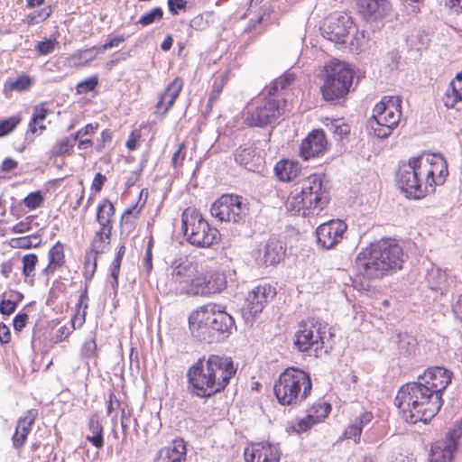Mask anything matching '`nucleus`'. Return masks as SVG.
I'll use <instances>...</instances> for the list:
<instances>
[{"mask_svg": "<svg viewBox=\"0 0 462 462\" xmlns=\"http://www.w3.org/2000/svg\"><path fill=\"white\" fill-rule=\"evenodd\" d=\"M453 373L443 366L429 367L417 381L403 384L394 399L395 405L411 423H427L443 405L442 393L450 384Z\"/></svg>", "mask_w": 462, "mask_h": 462, "instance_id": "1", "label": "nucleus"}, {"mask_svg": "<svg viewBox=\"0 0 462 462\" xmlns=\"http://www.w3.org/2000/svg\"><path fill=\"white\" fill-rule=\"evenodd\" d=\"M237 368L231 357L210 355L199 358L187 371L188 391L199 398H211L222 393Z\"/></svg>", "mask_w": 462, "mask_h": 462, "instance_id": "2", "label": "nucleus"}, {"mask_svg": "<svg viewBox=\"0 0 462 462\" xmlns=\"http://www.w3.org/2000/svg\"><path fill=\"white\" fill-rule=\"evenodd\" d=\"M403 262L402 246L395 240L381 239L360 252L355 265L360 275L372 280L402 269Z\"/></svg>", "mask_w": 462, "mask_h": 462, "instance_id": "3", "label": "nucleus"}, {"mask_svg": "<svg viewBox=\"0 0 462 462\" xmlns=\"http://www.w3.org/2000/svg\"><path fill=\"white\" fill-rule=\"evenodd\" d=\"M189 328L193 338L200 343L223 342L236 329L234 318L216 304H207L189 316Z\"/></svg>", "mask_w": 462, "mask_h": 462, "instance_id": "4", "label": "nucleus"}, {"mask_svg": "<svg viewBox=\"0 0 462 462\" xmlns=\"http://www.w3.org/2000/svg\"><path fill=\"white\" fill-rule=\"evenodd\" d=\"M311 390L310 374L293 366L286 368L273 384L274 395L283 406H300L310 396Z\"/></svg>", "mask_w": 462, "mask_h": 462, "instance_id": "5", "label": "nucleus"}, {"mask_svg": "<svg viewBox=\"0 0 462 462\" xmlns=\"http://www.w3.org/2000/svg\"><path fill=\"white\" fill-rule=\"evenodd\" d=\"M328 202V191L324 188L321 177L314 174L302 181L299 193L289 197L287 208L306 217L310 215L312 210H322Z\"/></svg>", "mask_w": 462, "mask_h": 462, "instance_id": "6", "label": "nucleus"}, {"mask_svg": "<svg viewBox=\"0 0 462 462\" xmlns=\"http://www.w3.org/2000/svg\"><path fill=\"white\" fill-rule=\"evenodd\" d=\"M354 72L340 60H331L325 65L322 74L323 85L320 91L328 102H337L345 97L353 83Z\"/></svg>", "mask_w": 462, "mask_h": 462, "instance_id": "7", "label": "nucleus"}, {"mask_svg": "<svg viewBox=\"0 0 462 462\" xmlns=\"http://www.w3.org/2000/svg\"><path fill=\"white\" fill-rule=\"evenodd\" d=\"M402 99L399 97L384 96L374 109L368 120V127L374 135L385 139L398 125L402 116Z\"/></svg>", "mask_w": 462, "mask_h": 462, "instance_id": "8", "label": "nucleus"}, {"mask_svg": "<svg viewBox=\"0 0 462 462\" xmlns=\"http://www.w3.org/2000/svg\"><path fill=\"white\" fill-rule=\"evenodd\" d=\"M246 107L245 123L251 127H264L277 123L283 113L285 100L264 92Z\"/></svg>", "mask_w": 462, "mask_h": 462, "instance_id": "9", "label": "nucleus"}, {"mask_svg": "<svg viewBox=\"0 0 462 462\" xmlns=\"http://www.w3.org/2000/svg\"><path fill=\"white\" fill-rule=\"evenodd\" d=\"M182 231L187 241L200 248H208L219 240V231L211 226L196 209H186L181 215Z\"/></svg>", "mask_w": 462, "mask_h": 462, "instance_id": "10", "label": "nucleus"}, {"mask_svg": "<svg viewBox=\"0 0 462 462\" xmlns=\"http://www.w3.org/2000/svg\"><path fill=\"white\" fill-rule=\"evenodd\" d=\"M423 156L411 158L408 162L399 164L395 180L402 192L409 199H420L433 193L432 189L422 187L419 177Z\"/></svg>", "mask_w": 462, "mask_h": 462, "instance_id": "11", "label": "nucleus"}, {"mask_svg": "<svg viewBox=\"0 0 462 462\" xmlns=\"http://www.w3.org/2000/svg\"><path fill=\"white\" fill-rule=\"evenodd\" d=\"M300 329L295 334L294 345L301 352L314 348L317 353L324 347L328 324L319 319H309L300 323Z\"/></svg>", "mask_w": 462, "mask_h": 462, "instance_id": "12", "label": "nucleus"}, {"mask_svg": "<svg viewBox=\"0 0 462 462\" xmlns=\"http://www.w3.org/2000/svg\"><path fill=\"white\" fill-rule=\"evenodd\" d=\"M248 208L241 196L233 194L222 195L210 208L212 217L219 221L241 223L245 221Z\"/></svg>", "mask_w": 462, "mask_h": 462, "instance_id": "13", "label": "nucleus"}, {"mask_svg": "<svg viewBox=\"0 0 462 462\" xmlns=\"http://www.w3.org/2000/svg\"><path fill=\"white\" fill-rule=\"evenodd\" d=\"M462 437V421H456L447 432L445 439L431 446L430 462H452Z\"/></svg>", "mask_w": 462, "mask_h": 462, "instance_id": "14", "label": "nucleus"}, {"mask_svg": "<svg viewBox=\"0 0 462 462\" xmlns=\"http://www.w3.org/2000/svg\"><path fill=\"white\" fill-rule=\"evenodd\" d=\"M171 268L172 269L171 280L180 285L181 293L190 296L189 290L194 286L198 276H200L196 264L186 257H180L171 263Z\"/></svg>", "mask_w": 462, "mask_h": 462, "instance_id": "15", "label": "nucleus"}, {"mask_svg": "<svg viewBox=\"0 0 462 462\" xmlns=\"http://www.w3.org/2000/svg\"><path fill=\"white\" fill-rule=\"evenodd\" d=\"M353 28L351 17L345 14H331L321 28L322 35L336 43H345Z\"/></svg>", "mask_w": 462, "mask_h": 462, "instance_id": "16", "label": "nucleus"}, {"mask_svg": "<svg viewBox=\"0 0 462 462\" xmlns=\"http://www.w3.org/2000/svg\"><path fill=\"white\" fill-rule=\"evenodd\" d=\"M347 226L340 219L319 225L316 229L317 243L324 249L333 248L342 238Z\"/></svg>", "mask_w": 462, "mask_h": 462, "instance_id": "17", "label": "nucleus"}, {"mask_svg": "<svg viewBox=\"0 0 462 462\" xmlns=\"http://www.w3.org/2000/svg\"><path fill=\"white\" fill-rule=\"evenodd\" d=\"M197 283L189 290L190 296H207L222 291L226 287V280L224 273H211L208 276L200 273L197 278Z\"/></svg>", "mask_w": 462, "mask_h": 462, "instance_id": "18", "label": "nucleus"}, {"mask_svg": "<svg viewBox=\"0 0 462 462\" xmlns=\"http://www.w3.org/2000/svg\"><path fill=\"white\" fill-rule=\"evenodd\" d=\"M328 142L323 130L311 131L302 141L300 153L303 160L307 161L322 155L327 150Z\"/></svg>", "mask_w": 462, "mask_h": 462, "instance_id": "19", "label": "nucleus"}, {"mask_svg": "<svg viewBox=\"0 0 462 462\" xmlns=\"http://www.w3.org/2000/svg\"><path fill=\"white\" fill-rule=\"evenodd\" d=\"M388 0H358V14L368 23L381 21L391 11Z\"/></svg>", "mask_w": 462, "mask_h": 462, "instance_id": "20", "label": "nucleus"}, {"mask_svg": "<svg viewBox=\"0 0 462 462\" xmlns=\"http://www.w3.org/2000/svg\"><path fill=\"white\" fill-rule=\"evenodd\" d=\"M276 295L275 288L270 284H260L248 292L247 310L251 316L261 313L265 304Z\"/></svg>", "mask_w": 462, "mask_h": 462, "instance_id": "21", "label": "nucleus"}, {"mask_svg": "<svg viewBox=\"0 0 462 462\" xmlns=\"http://www.w3.org/2000/svg\"><path fill=\"white\" fill-rule=\"evenodd\" d=\"M426 162L431 167L427 171L425 187L427 189H432L434 193L435 187L443 184L448 175L447 163L443 157L435 154L427 155Z\"/></svg>", "mask_w": 462, "mask_h": 462, "instance_id": "22", "label": "nucleus"}, {"mask_svg": "<svg viewBox=\"0 0 462 462\" xmlns=\"http://www.w3.org/2000/svg\"><path fill=\"white\" fill-rule=\"evenodd\" d=\"M235 161L249 171H258L263 165V158L256 153L254 143L238 146L234 153Z\"/></svg>", "mask_w": 462, "mask_h": 462, "instance_id": "23", "label": "nucleus"}, {"mask_svg": "<svg viewBox=\"0 0 462 462\" xmlns=\"http://www.w3.org/2000/svg\"><path fill=\"white\" fill-rule=\"evenodd\" d=\"M112 230L100 227L96 233L90 244V253H93V268L90 273H84L87 281H90L97 269V255L104 253L106 245L110 244Z\"/></svg>", "mask_w": 462, "mask_h": 462, "instance_id": "24", "label": "nucleus"}, {"mask_svg": "<svg viewBox=\"0 0 462 462\" xmlns=\"http://www.w3.org/2000/svg\"><path fill=\"white\" fill-rule=\"evenodd\" d=\"M286 247L284 243L274 236L266 241L263 250V261L265 266L278 264L285 256Z\"/></svg>", "mask_w": 462, "mask_h": 462, "instance_id": "25", "label": "nucleus"}, {"mask_svg": "<svg viewBox=\"0 0 462 462\" xmlns=\"http://www.w3.org/2000/svg\"><path fill=\"white\" fill-rule=\"evenodd\" d=\"M183 79L177 77L167 86L156 104L157 112H160L161 109L163 108L162 115H165L169 111V109L173 106L176 98L179 97L183 88Z\"/></svg>", "mask_w": 462, "mask_h": 462, "instance_id": "26", "label": "nucleus"}, {"mask_svg": "<svg viewBox=\"0 0 462 462\" xmlns=\"http://www.w3.org/2000/svg\"><path fill=\"white\" fill-rule=\"evenodd\" d=\"M35 418L33 411H28L24 417L18 419L15 431L12 437V444L15 449H21L25 444L32 426L34 424Z\"/></svg>", "mask_w": 462, "mask_h": 462, "instance_id": "27", "label": "nucleus"}, {"mask_svg": "<svg viewBox=\"0 0 462 462\" xmlns=\"http://www.w3.org/2000/svg\"><path fill=\"white\" fill-rule=\"evenodd\" d=\"M186 444L183 439H174L171 447L161 448L154 462H182L186 457Z\"/></svg>", "mask_w": 462, "mask_h": 462, "instance_id": "28", "label": "nucleus"}, {"mask_svg": "<svg viewBox=\"0 0 462 462\" xmlns=\"http://www.w3.org/2000/svg\"><path fill=\"white\" fill-rule=\"evenodd\" d=\"M373 418L372 412H362L346 429L344 432L345 439H353L355 443H359L363 429L371 423Z\"/></svg>", "mask_w": 462, "mask_h": 462, "instance_id": "29", "label": "nucleus"}, {"mask_svg": "<svg viewBox=\"0 0 462 462\" xmlns=\"http://www.w3.org/2000/svg\"><path fill=\"white\" fill-rule=\"evenodd\" d=\"M88 434L86 439L96 448L100 449L104 447V428L97 413L90 416L88 420Z\"/></svg>", "mask_w": 462, "mask_h": 462, "instance_id": "30", "label": "nucleus"}, {"mask_svg": "<svg viewBox=\"0 0 462 462\" xmlns=\"http://www.w3.org/2000/svg\"><path fill=\"white\" fill-rule=\"evenodd\" d=\"M426 282L431 291H439L440 295L448 293L447 274L439 268H431L427 272Z\"/></svg>", "mask_w": 462, "mask_h": 462, "instance_id": "31", "label": "nucleus"}, {"mask_svg": "<svg viewBox=\"0 0 462 462\" xmlns=\"http://www.w3.org/2000/svg\"><path fill=\"white\" fill-rule=\"evenodd\" d=\"M394 343L397 344V349L400 355L409 357L415 354L417 347L416 338L404 332H399L393 337Z\"/></svg>", "mask_w": 462, "mask_h": 462, "instance_id": "32", "label": "nucleus"}, {"mask_svg": "<svg viewBox=\"0 0 462 462\" xmlns=\"http://www.w3.org/2000/svg\"><path fill=\"white\" fill-rule=\"evenodd\" d=\"M274 171L277 178L282 181H291L295 179L300 171L298 162L282 160L276 163Z\"/></svg>", "mask_w": 462, "mask_h": 462, "instance_id": "33", "label": "nucleus"}, {"mask_svg": "<svg viewBox=\"0 0 462 462\" xmlns=\"http://www.w3.org/2000/svg\"><path fill=\"white\" fill-rule=\"evenodd\" d=\"M115 211L114 205L107 199H105L103 202L98 205L97 209V221L100 227L112 230L113 225L111 217L115 215Z\"/></svg>", "mask_w": 462, "mask_h": 462, "instance_id": "34", "label": "nucleus"}, {"mask_svg": "<svg viewBox=\"0 0 462 462\" xmlns=\"http://www.w3.org/2000/svg\"><path fill=\"white\" fill-rule=\"evenodd\" d=\"M32 85V79L29 75L23 74L18 76L15 79H8L4 85L3 92L5 97H9L11 92H22L27 90Z\"/></svg>", "mask_w": 462, "mask_h": 462, "instance_id": "35", "label": "nucleus"}, {"mask_svg": "<svg viewBox=\"0 0 462 462\" xmlns=\"http://www.w3.org/2000/svg\"><path fill=\"white\" fill-rule=\"evenodd\" d=\"M64 257L63 245L58 241L49 251V263L42 273L46 274L54 273L58 267L63 265Z\"/></svg>", "mask_w": 462, "mask_h": 462, "instance_id": "36", "label": "nucleus"}, {"mask_svg": "<svg viewBox=\"0 0 462 462\" xmlns=\"http://www.w3.org/2000/svg\"><path fill=\"white\" fill-rule=\"evenodd\" d=\"M77 142L75 137L72 134L69 136H65L60 140H58L51 148L50 155L51 157H60L64 155H71L73 152V148L76 145Z\"/></svg>", "mask_w": 462, "mask_h": 462, "instance_id": "37", "label": "nucleus"}, {"mask_svg": "<svg viewBox=\"0 0 462 462\" xmlns=\"http://www.w3.org/2000/svg\"><path fill=\"white\" fill-rule=\"evenodd\" d=\"M257 462H279L280 451L277 446L270 443L256 445Z\"/></svg>", "mask_w": 462, "mask_h": 462, "instance_id": "38", "label": "nucleus"}, {"mask_svg": "<svg viewBox=\"0 0 462 462\" xmlns=\"http://www.w3.org/2000/svg\"><path fill=\"white\" fill-rule=\"evenodd\" d=\"M296 75L293 72L286 71L282 77L276 79L270 86L265 87L264 92L269 95L278 96L279 90L286 88L295 79Z\"/></svg>", "mask_w": 462, "mask_h": 462, "instance_id": "39", "label": "nucleus"}, {"mask_svg": "<svg viewBox=\"0 0 462 462\" xmlns=\"http://www.w3.org/2000/svg\"><path fill=\"white\" fill-rule=\"evenodd\" d=\"M452 95L447 94L445 106L453 107L457 101H462V71L457 73L456 79L450 82Z\"/></svg>", "mask_w": 462, "mask_h": 462, "instance_id": "40", "label": "nucleus"}, {"mask_svg": "<svg viewBox=\"0 0 462 462\" xmlns=\"http://www.w3.org/2000/svg\"><path fill=\"white\" fill-rule=\"evenodd\" d=\"M331 411V405L326 402H319L314 403L308 411L309 415H312V419L317 422H320L327 418Z\"/></svg>", "mask_w": 462, "mask_h": 462, "instance_id": "41", "label": "nucleus"}, {"mask_svg": "<svg viewBox=\"0 0 462 462\" xmlns=\"http://www.w3.org/2000/svg\"><path fill=\"white\" fill-rule=\"evenodd\" d=\"M213 13L199 14L190 20L189 26L196 31L206 30L213 23Z\"/></svg>", "mask_w": 462, "mask_h": 462, "instance_id": "42", "label": "nucleus"}, {"mask_svg": "<svg viewBox=\"0 0 462 462\" xmlns=\"http://www.w3.org/2000/svg\"><path fill=\"white\" fill-rule=\"evenodd\" d=\"M162 17L163 11L161 7L158 6L152 8L151 11L142 15L136 23L143 26H148L153 23L161 21Z\"/></svg>", "mask_w": 462, "mask_h": 462, "instance_id": "43", "label": "nucleus"}, {"mask_svg": "<svg viewBox=\"0 0 462 462\" xmlns=\"http://www.w3.org/2000/svg\"><path fill=\"white\" fill-rule=\"evenodd\" d=\"M20 116H13L8 118L0 120V137H4L11 134L21 123Z\"/></svg>", "mask_w": 462, "mask_h": 462, "instance_id": "44", "label": "nucleus"}, {"mask_svg": "<svg viewBox=\"0 0 462 462\" xmlns=\"http://www.w3.org/2000/svg\"><path fill=\"white\" fill-rule=\"evenodd\" d=\"M44 202V197L40 190L30 192L24 199L23 204L29 209H36Z\"/></svg>", "mask_w": 462, "mask_h": 462, "instance_id": "45", "label": "nucleus"}, {"mask_svg": "<svg viewBox=\"0 0 462 462\" xmlns=\"http://www.w3.org/2000/svg\"><path fill=\"white\" fill-rule=\"evenodd\" d=\"M38 263V257L35 254H28L23 257V274L25 277L33 276V271Z\"/></svg>", "mask_w": 462, "mask_h": 462, "instance_id": "46", "label": "nucleus"}, {"mask_svg": "<svg viewBox=\"0 0 462 462\" xmlns=\"http://www.w3.org/2000/svg\"><path fill=\"white\" fill-rule=\"evenodd\" d=\"M328 129L338 135L340 139L348 135L350 133V126L347 124L342 123L339 119L332 121L329 125H327Z\"/></svg>", "mask_w": 462, "mask_h": 462, "instance_id": "47", "label": "nucleus"}, {"mask_svg": "<svg viewBox=\"0 0 462 462\" xmlns=\"http://www.w3.org/2000/svg\"><path fill=\"white\" fill-rule=\"evenodd\" d=\"M42 240L39 235H32L29 236L20 237L16 240V247L22 249H29L40 245Z\"/></svg>", "mask_w": 462, "mask_h": 462, "instance_id": "48", "label": "nucleus"}, {"mask_svg": "<svg viewBox=\"0 0 462 462\" xmlns=\"http://www.w3.org/2000/svg\"><path fill=\"white\" fill-rule=\"evenodd\" d=\"M98 84V78L97 76H92L79 83H78L76 87V90L78 94H87L90 91H93Z\"/></svg>", "mask_w": 462, "mask_h": 462, "instance_id": "49", "label": "nucleus"}, {"mask_svg": "<svg viewBox=\"0 0 462 462\" xmlns=\"http://www.w3.org/2000/svg\"><path fill=\"white\" fill-rule=\"evenodd\" d=\"M6 292L1 295L0 300V313L4 316L13 314L17 308V300L12 299H5Z\"/></svg>", "mask_w": 462, "mask_h": 462, "instance_id": "50", "label": "nucleus"}, {"mask_svg": "<svg viewBox=\"0 0 462 462\" xmlns=\"http://www.w3.org/2000/svg\"><path fill=\"white\" fill-rule=\"evenodd\" d=\"M50 113L51 110L47 108L46 103L42 102L33 106L32 118L33 119V122L36 121L40 124L46 119Z\"/></svg>", "mask_w": 462, "mask_h": 462, "instance_id": "51", "label": "nucleus"}, {"mask_svg": "<svg viewBox=\"0 0 462 462\" xmlns=\"http://www.w3.org/2000/svg\"><path fill=\"white\" fill-rule=\"evenodd\" d=\"M58 44L59 42L55 39H48L39 42L35 47V50L41 55H47L51 53L54 51L55 46Z\"/></svg>", "mask_w": 462, "mask_h": 462, "instance_id": "52", "label": "nucleus"}, {"mask_svg": "<svg viewBox=\"0 0 462 462\" xmlns=\"http://www.w3.org/2000/svg\"><path fill=\"white\" fill-rule=\"evenodd\" d=\"M317 422L312 419V415L307 414L304 418L298 420L293 429L297 433H302L309 430Z\"/></svg>", "mask_w": 462, "mask_h": 462, "instance_id": "53", "label": "nucleus"}, {"mask_svg": "<svg viewBox=\"0 0 462 462\" xmlns=\"http://www.w3.org/2000/svg\"><path fill=\"white\" fill-rule=\"evenodd\" d=\"M98 128V124H88L81 129L78 130L75 134H72V136L75 137L76 142L80 138L86 135H91L96 133Z\"/></svg>", "mask_w": 462, "mask_h": 462, "instance_id": "54", "label": "nucleus"}, {"mask_svg": "<svg viewBox=\"0 0 462 462\" xmlns=\"http://www.w3.org/2000/svg\"><path fill=\"white\" fill-rule=\"evenodd\" d=\"M29 316L25 312H19L16 314L13 320L14 330L17 332L22 331L25 328Z\"/></svg>", "mask_w": 462, "mask_h": 462, "instance_id": "55", "label": "nucleus"}, {"mask_svg": "<svg viewBox=\"0 0 462 462\" xmlns=\"http://www.w3.org/2000/svg\"><path fill=\"white\" fill-rule=\"evenodd\" d=\"M97 351V343L95 338H91L86 341L81 348V355L84 357H92L95 356Z\"/></svg>", "mask_w": 462, "mask_h": 462, "instance_id": "56", "label": "nucleus"}, {"mask_svg": "<svg viewBox=\"0 0 462 462\" xmlns=\"http://www.w3.org/2000/svg\"><path fill=\"white\" fill-rule=\"evenodd\" d=\"M167 4L172 15H177L180 10H185L187 6L186 0H168Z\"/></svg>", "mask_w": 462, "mask_h": 462, "instance_id": "57", "label": "nucleus"}, {"mask_svg": "<svg viewBox=\"0 0 462 462\" xmlns=\"http://www.w3.org/2000/svg\"><path fill=\"white\" fill-rule=\"evenodd\" d=\"M121 406L119 400L116 399L115 393L110 392L106 401V415L112 416L113 412Z\"/></svg>", "mask_w": 462, "mask_h": 462, "instance_id": "58", "label": "nucleus"}, {"mask_svg": "<svg viewBox=\"0 0 462 462\" xmlns=\"http://www.w3.org/2000/svg\"><path fill=\"white\" fill-rule=\"evenodd\" d=\"M184 149V143L180 144L178 150L173 153L171 157V165L175 169L182 165V162L185 158V152H183Z\"/></svg>", "mask_w": 462, "mask_h": 462, "instance_id": "59", "label": "nucleus"}, {"mask_svg": "<svg viewBox=\"0 0 462 462\" xmlns=\"http://www.w3.org/2000/svg\"><path fill=\"white\" fill-rule=\"evenodd\" d=\"M106 180V177L105 175H103L102 173L100 172H97L95 177H94V180H93V182H92V186H91V189L95 191V192H99L101 191L105 182Z\"/></svg>", "mask_w": 462, "mask_h": 462, "instance_id": "60", "label": "nucleus"}, {"mask_svg": "<svg viewBox=\"0 0 462 462\" xmlns=\"http://www.w3.org/2000/svg\"><path fill=\"white\" fill-rule=\"evenodd\" d=\"M112 141V135L109 130L106 129L102 131L98 143L97 144L96 150L101 152L105 147L106 143Z\"/></svg>", "mask_w": 462, "mask_h": 462, "instance_id": "61", "label": "nucleus"}, {"mask_svg": "<svg viewBox=\"0 0 462 462\" xmlns=\"http://www.w3.org/2000/svg\"><path fill=\"white\" fill-rule=\"evenodd\" d=\"M11 340V332L9 328L3 322H0V343L7 344Z\"/></svg>", "mask_w": 462, "mask_h": 462, "instance_id": "62", "label": "nucleus"}, {"mask_svg": "<svg viewBox=\"0 0 462 462\" xmlns=\"http://www.w3.org/2000/svg\"><path fill=\"white\" fill-rule=\"evenodd\" d=\"M18 166V162L12 158H5L1 165V171L3 172H10L16 169Z\"/></svg>", "mask_w": 462, "mask_h": 462, "instance_id": "63", "label": "nucleus"}, {"mask_svg": "<svg viewBox=\"0 0 462 462\" xmlns=\"http://www.w3.org/2000/svg\"><path fill=\"white\" fill-rule=\"evenodd\" d=\"M452 311L457 319L462 320V293L458 296L455 304H453Z\"/></svg>", "mask_w": 462, "mask_h": 462, "instance_id": "64", "label": "nucleus"}]
</instances>
